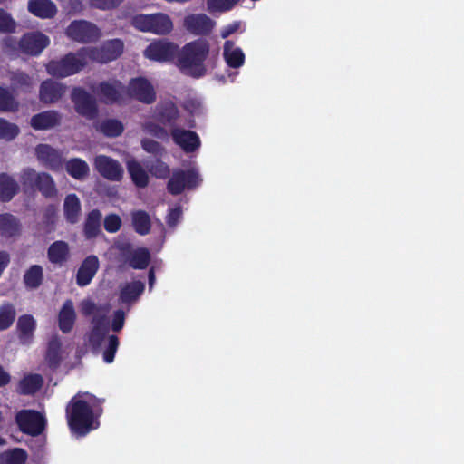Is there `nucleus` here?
Masks as SVG:
<instances>
[{
  "label": "nucleus",
  "mask_w": 464,
  "mask_h": 464,
  "mask_svg": "<svg viewBox=\"0 0 464 464\" xmlns=\"http://www.w3.org/2000/svg\"><path fill=\"white\" fill-rule=\"evenodd\" d=\"M79 309L83 315L94 314L92 322V329L88 335L89 344L94 349H102L104 362H112L119 341L115 335H108L109 321L106 317L108 311L98 308L91 299L82 300Z\"/></svg>",
  "instance_id": "f257e3e1"
},
{
  "label": "nucleus",
  "mask_w": 464,
  "mask_h": 464,
  "mask_svg": "<svg viewBox=\"0 0 464 464\" xmlns=\"http://www.w3.org/2000/svg\"><path fill=\"white\" fill-rule=\"evenodd\" d=\"M102 411L101 401L89 393L77 394L70 401L66 409L68 424L72 431L84 436L96 430L99 417Z\"/></svg>",
  "instance_id": "f03ea898"
},
{
  "label": "nucleus",
  "mask_w": 464,
  "mask_h": 464,
  "mask_svg": "<svg viewBox=\"0 0 464 464\" xmlns=\"http://www.w3.org/2000/svg\"><path fill=\"white\" fill-rule=\"evenodd\" d=\"M208 53L209 44L207 40H194L179 48L175 64L184 74L198 78L206 73L204 62Z\"/></svg>",
  "instance_id": "7ed1b4c3"
},
{
  "label": "nucleus",
  "mask_w": 464,
  "mask_h": 464,
  "mask_svg": "<svg viewBox=\"0 0 464 464\" xmlns=\"http://www.w3.org/2000/svg\"><path fill=\"white\" fill-rule=\"evenodd\" d=\"M88 63L84 49L77 53H69L60 60L46 64L47 72L57 78H65L79 72Z\"/></svg>",
  "instance_id": "20e7f679"
},
{
  "label": "nucleus",
  "mask_w": 464,
  "mask_h": 464,
  "mask_svg": "<svg viewBox=\"0 0 464 464\" xmlns=\"http://www.w3.org/2000/svg\"><path fill=\"white\" fill-rule=\"evenodd\" d=\"M131 24L140 32L158 35L168 34L173 30L172 20L164 13L135 15L132 18Z\"/></svg>",
  "instance_id": "39448f33"
},
{
  "label": "nucleus",
  "mask_w": 464,
  "mask_h": 464,
  "mask_svg": "<svg viewBox=\"0 0 464 464\" xmlns=\"http://www.w3.org/2000/svg\"><path fill=\"white\" fill-rule=\"evenodd\" d=\"M179 45L166 39L151 42L144 50V56L154 62L169 63L176 61Z\"/></svg>",
  "instance_id": "423d86ee"
},
{
  "label": "nucleus",
  "mask_w": 464,
  "mask_h": 464,
  "mask_svg": "<svg viewBox=\"0 0 464 464\" xmlns=\"http://www.w3.org/2000/svg\"><path fill=\"white\" fill-rule=\"evenodd\" d=\"M124 44L120 39L107 41L99 49L84 48L88 61L109 63L116 60L123 53Z\"/></svg>",
  "instance_id": "0eeeda50"
},
{
  "label": "nucleus",
  "mask_w": 464,
  "mask_h": 464,
  "mask_svg": "<svg viewBox=\"0 0 464 464\" xmlns=\"http://www.w3.org/2000/svg\"><path fill=\"white\" fill-rule=\"evenodd\" d=\"M200 181L201 179L195 169L175 170L168 183V189L171 194L178 195L186 188L198 186Z\"/></svg>",
  "instance_id": "6e6552de"
},
{
  "label": "nucleus",
  "mask_w": 464,
  "mask_h": 464,
  "mask_svg": "<svg viewBox=\"0 0 464 464\" xmlns=\"http://www.w3.org/2000/svg\"><path fill=\"white\" fill-rule=\"evenodd\" d=\"M22 180L25 185L35 182L39 190L45 197H54L57 193L53 178L47 173H36L33 169H26L22 173Z\"/></svg>",
  "instance_id": "1a4fd4ad"
},
{
  "label": "nucleus",
  "mask_w": 464,
  "mask_h": 464,
  "mask_svg": "<svg viewBox=\"0 0 464 464\" xmlns=\"http://www.w3.org/2000/svg\"><path fill=\"white\" fill-rule=\"evenodd\" d=\"M68 37L78 42L95 41L101 37L100 29L93 24L80 20L72 22L66 30Z\"/></svg>",
  "instance_id": "9d476101"
},
{
  "label": "nucleus",
  "mask_w": 464,
  "mask_h": 464,
  "mask_svg": "<svg viewBox=\"0 0 464 464\" xmlns=\"http://www.w3.org/2000/svg\"><path fill=\"white\" fill-rule=\"evenodd\" d=\"M92 92L106 103L121 102L124 101V86L117 80L102 82L96 87H93Z\"/></svg>",
  "instance_id": "9b49d317"
},
{
  "label": "nucleus",
  "mask_w": 464,
  "mask_h": 464,
  "mask_svg": "<svg viewBox=\"0 0 464 464\" xmlns=\"http://www.w3.org/2000/svg\"><path fill=\"white\" fill-rule=\"evenodd\" d=\"M16 422L23 432L34 436L40 434L45 426L44 417L40 413L30 410L18 412Z\"/></svg>",
  "instance_id": "f8f14e48"
},
{
  "label": "nucleus",
  "mask_w": 464,
  "mask_h": 464,
  "mask_svg": "<svg viewBox=\"0 0 464 464\" xmlns=\"http://www.w3.org/2000/svg\"><path fill=\"white\" fill-rule=\"evenodd\" d=\"M127 94L147 104L152 103L156 99L153 86L143 77L134 78L130 82Z\"/></svg>",
  "instance_id": "ddd939ff"
},
{
  "label": "nucleus",
  "mask_w": 464,
  "mask_h": 464,
  "mask_svg": "<svg viewBox=\"0 0 464 464\" xmlns=\"http://www.w3.org/2000/svg\"><path fill=\"white\" fill-rule=\"evenodd\" d=\"M170 134L175 144L187 153L197 150L201 145L199 136L195 131L179 126L172 127Z\"/></svg>",
  "instance_id": "4468645a"
},
{
  "label": "nucleus",
  "mask_w": 464,
  "mask_h": 464,
  "mask_svg": "<svg viewBox=\"0 0 464 464\" xmlns=\"http://www.w3.org/2000/svg\"><path fill=\"white\" fill-rule=\"evenodd\" d=\"M216 23L205 14H191L184 18V28L195 34L203 35L209 34Z\"/></svg>",
  "instance_id": "2eb2a0df"
},
{
  "label": "nucleus",
  "mask_w": 464,
  "mask_h": 464,
  "mask_svg": "<svg viewBox=\"0 0 464 464\" xmlns=\"http://www.w3.org/2000/svg\"><path fill=\"white\" fill-rule=\"evenodd\" d=\"M94 166L97 171L107 179L117 181L122 178L123 169L117 160L111 158L99 155L94 160Z\"/></svg>",
  "instance_id": "dca6fc26"
},
{
  "label": "nucleus",
  "mask_w": 464,
  "mask_h": 464,
  "mask_svg": "<svg viewBox=\"0 0 464 464\" xmlns=\"http://www.w3.org/2000/svg\"><path fill=\"white\" fill-rule=\"evenodd\" d=\"M50 44L49 38L42 33L34 32L24 35L19 46L21 50L30 55L40 54Z\"/></svg>",
  "instance_id": "f3484780"
},
{
  "label": "nucleus",
  "mask_w": 464,
  "mask_h": 464,
  "mask_svg": "<svg viewBox=\"0 0 464 464\" xmlns=\"http://www.w3.org/2000/svg\"><path fill=\"white\" fill-rule=\"evenodd\" d=\"M72 101L74 103L77 112L92 118L96 114L95 102L91 95L82 88H74L71 95Z\"/></svg>",
  "instance_id": "a211bd4d"
},
{
  "label": "nucleus",
  "mask_w": 464,
  "mask_h": 464,
  "mask_svg": "<svg viewBox=\"0 0 464 464\" xmlns=\"http://www.w3.org/2000/svg\"><path fill=\"white\" fill-rule=\"evenodd\" d=\"M37 160L53 171L63 169L62 154L47 144H40L35 148Z\"/></svg>",
  "instance_id": "6ab92c4d"
},
{
  "label": "nucleus",
  "mask_w": 464,
  "mask_h": 464,
  "mask_svg": "<svg viewBox=\"0 0 464 464\" xmlns=\"http://www.w3.org/2000/svg\"><path fill=\"white\" fill-rule=\"evenodd\" d=\"M65 91L66 86L64 84L53 80H46L40 86L39 98L44 103H54L63 96Z\"/></svg>",
  "instance_id": "aec40b11"
},
{
  "label": "nucleus",
  "mask_w": 464,
  "mask_h": 464,
  "mask_svg": "<svg viewBox=\"0 0 464 464\" xmlns=\"http://www.w3.org/2000/svg\"><path fill=\"white\" fill-rule=\"evenodd\" d=\"M154 118L162 124L177 127V123H181L177 107L172 102H165L157 106Z\"/></svg>",
  "instance_id": "412c9836"
},
{
  "label": "nucleus",
  "mask_w": 464,
  "mask_h": 464,
  "mask_svg": "<svg viewBox=\"0 0 464 464\" xmlns=\"http://www.w3.org/2000/svg\"><path fill=\"white\" fill-rule=\"evenodd\" d=\"M99 268V260L95 256H89L84 259L78 269L76 282L80 286H85L91 283Z\"/></svg>",
  "instance_id": "4be33fe9"
},
{
  "label": "nucleus",
  "mask_w": 464,
  "mask_h": 464,
  "mask_svg": "<svg viewBox=\"0 0 464 464\" xmlns=\"http://www.w3.org/2000/svg\"><path fill=\"white\" fill-rule=\"evenodd\" d=\"M223 58L230 68H239L245 63L243 50L237 46L232 41H226L223 46Z\"/></svg>",
  "instance_id": "5701e85b"
},
{
  "label": "nucleus",
  "mask_w": 464,
  "mask_h": 464,
  "mask_svg": "<svg viewBox=\"0 0 464 464\" xmlns=\"http://www.w3.org/2000/svg\"><path fill=\"white\" fill-rule=\"evenodd\" d=\"M61 117L54 111H47L31 118V126L37 130H45L55 127L59 124Z\"/></svg>",
  "instance_id": "b1692460"
},
{
  "label": "nucleus",
  "mask_w": 464,
  "mask_h": 464,
  "mask_svg": "<svg viewBox=\"0 0 464 464\" xmlns=\"http://www.w3.org/2000/svg\"><path fill=\"white\" fill-rule=\"evenodd\" d=\"M76 313L71 300L64 302L58 315L59 327L63 333H69L74 324Z\"/></svg>",
  "instance_id": "393cba45"
},
{
  "label": "nucleus",
  "mask_w": 464,
  "mask_h": 464,
  "mask_svg": "<svg viewBox=\"0 0 464 464\" xmlns=\"http://www.w3.org/2000/svg\"><path fill=\"white\" fill-rule=\"evenodd\" d=\"M28 10L41 18H51L56 14V6L50 0H30Z\"/></svg>",
  "instance_id": "a878e982"
},
{
  "label": "nucleus",
  "mask_w": 464,
  "mask_h": 464,
  "mask_svg": "<svg viewBox=\"0 0 464 464\" xmlns=\"http://www.w3.org/2000/svg\"><path fill=\"white\" fill-rule=\"evenodd\" d=\"M69 246L64 241H55L47 252L48 259L53 264L62 265L69 257Z\"/></svg>",
  "instance_id": "bb28decb"
},
{
  "label": "nucleus",
  "mask_w": 464,
  "mask_h": 464,
  "mask_svg": "<svg viewBox=\"0 0 464 464\" xmlns=\"http://www.w3.org/2000/svg\"><path fill=\"white\" fill-rule=\"evenodd\" d=\"M129 174L137 187L144 188L148 185L149 176L140 163L136 160L127 161Z\"/></svg>",
  "instance_id": "cd10ccee"
},
{
  "label": "nucleus",
  "mask_w": 464,
  "mask_h": 464,
  "mask_svg": "<svg viewBox=\"0 0 464 464\" xmlns=\"http://www.w3.org/2000/svg\"><path fill=\"white\" fill-rule=\"evenodd\" d=\"M63 209L67 221L71 223L78 221L81 216V203L75 194H70L65 198Z\"/></svg>",
  "instance_id": "c85d7f7f"
},
{
  "label": "nucleus",
  "mask_w": 464,
  "mask_h": 464,
  "mask_svg": "<svg viewBox=\"0 0 464 464\" xmlns=\"http://www.w3.org/2000/svg\"><path fill=\"white\" fill-rule=\"evenodd\" d=\"M145 285L142 282L134 281L126 284L121 290V301L122 303L135 302L144 291Z\"/></svg>",
  "instance_id": "c756f323"
},
{
  "label": "nucleus",
  "mask_w": 464,
  "mask_h": 464,
  "mask_svg": "<svg viewBox=\"0 0 464 464\" xmlns=\"http://www.w3.org/2000/svg\"><path fill=\"white\" fill-rule=\"evenodd\" d=\"M66 171L76 179H82L89 174V166L82 159L73 158L65 162Z\"/></svg>",
  "instance_id": "7c9ffc66"
},
{
  "label": "nucleus",
  "mask_w": 464,
  "mask_h": 464,
  "mask_svg": "<svg viewBox=\"0 0 464 464\" xmlns=\"http://www.w3.org/2000/svg\"><path fill=\"white\" fill-rule=\"evenodd\" d=\"M131 221L135 231L140 235H147L151 227L150 218L143 210H136L131 213Z\"/></svg>",
  "instance_id": "2f4dec72"
},
{
  "label": "nucleus",
  "mask_w": 464,
  "mask_h": 464,
  "mask_svg": "<svg viewBox=\"0 0 464 464\" xmlns=\"http://www.w3.org/2000/svg\"><path fill=\"white\" fill-rule=\"evenodd\" d=\"M17 326L20 331V340L28 343L35 328V321L31 315H24L18 319Z\"/></svg>",
  "instance_id": "473e14b6"
},
{
  "label": "nucleus",
  "mask_w": 464,
  "mask_h": 464,
  "mask_svg": "<svg viewBox=\"0 0 464 464\" xmlns=\"http://www.w3.org/2000/svg\"><path fill=\"white\" fill-rule=\"evenodd\" d=\"M27 453L21 448H14L0 454V464H24Z\"/></svg>",
  "instance_id": "72a5a7b5"
},
{
  "label": "nucleus",
  "mask_w": 464,
  "mask_h": 464,
  "mask_svg": "<svg viewBox=\"0 0 464 464\" xmlns=\"http://www.w3.org/2000/svg\"><path fill=\"white\" fill-rule=\"evenodd\" d=\"M18 186L15 181L5 174L0 175V199L10 200L16 193Z\"/></svg>",
  "instance_id": "f704fd0d"
},
{
  "label": "nucleus",
  "mask_w": 464,
  "mask_h": 464,
  "mask_svg": "<svg viewBox=\"0 0 464 464\" xmlns=\"http://www.w3.org/2000/svg\"><path fill=\"white\" fill-rule=\"evenodd\" d=\"M43 378L39 374L25 376L20 382L19 389L24 394H32L40 389Z\"/></svg>",
  "instance_id": "c9c22d12"
},
{
  "label": "nucleus",
  "mask_w": 464,
  "mask_h": 464,
  "mask_svg": "<svg viewBox=\"0 0 464 464\" xmlns=\"http://www.w3.org/2000/svg\"><path fill=\"white\" fill-rule=\"evenodd\" d=\"M102 214L98 210H92L89 213L85 223V235L87 237H94L100 232Z\"/></svg>",
  "instance_id": "e433bc0d"
},
{
  "label": "nucleus",
  "mask_w": 464,
  "mask_h": 464,
  "mask_svg": "<svg viewBox=\"0 0 464 464\" xmlns=\"http://www.w3.org/2000/svg\"><path fill=\"white\" fill-rule=\"evenodd\" d=\"M62 344L58 339H53L49 343L46 360L51 367H56L62 359Z\"/></svg>",
  "instance_id": "4c0bfd02"
},
{
  "label": "nucleus",
  "mask_w": 464,
  "mask_h": 464,
  "mask_svg": "<svg viewBox=\"0 0 464 464\" xmlns=\"http://www.w3.org/2000/svg\"><path fill=\"white\" fill-rule=\"evenodd\" d=\"M43 280V268L40 266H32L24 275V283L30 288H36Z\"/></svg>",
  "instance_id": "58836bf2"
},
{
  "label": "nucleus",
  "mask_w": 464,
  "mask_h": 464,
  "mask_svg": "<svg viewBox=\"0 0 464 464\" xmlns=\"http://www.w3.org/2000/svg\"><path fill=\"white\" fill-rule=\"evenodd\" d=\"M149 260V251L145 248H138L132 253L130 265L135 269H143L148 266Z\"/></svg>",
  "instance_id": "ea45409f"
},
{
  "label": "nucleus",
  "mask_w": 464,
  "mask_h": 464,
  "mask_svg": "<svg viewBox=\"0 0 464 464\" xmlns=\"http://www.w3.org/2000/svg\"><path fill=\"white\" fill-rule=\"evenodd\" d=\"M123 125L117 120L104 121L101 126V131L108 137H117L123 131Z\"/></svg>",
  "instance_id": "a19ab883"
},
{
  "label": "nucleus",
  "mask_w": 464,
  "mask_h": 464,
  "mask_svg": "<svg viewBox=\"0 0 464 464\" xmlns=\"http://www.w3.org/2000/svg\"><path fill=\"white\" fill-rule=\"evenodd\" d=\"M15 317V311L13 305L5 304L0 307V331L11 326Z\"/></svg>",
  "instance_id": "79ce46f5"
},
{
  "label": "nucleus",
  "mask_w": 464,
  "mask_h": 464,
  "mask_svg": "<svg viewBox=\"0 0 464 464\" xmlns=\"http://www.w3.org/2000/svg\"><path fill=\"white\" fill-rule=\"evenodd\" d=\"M0 230L5 236H13L18 230L15 218L9 214L0 216Z\"/></svg>",
  "instance_id": "37998d69"
},
{
  "label": "nucleus",
  "mask_w": 464,
  "mask_h": 464,
  "mask_svg": "<svg viewBox=\"0 0 464 464\" xmlns=\"http://www.w3.org/2000/svg\"><path fill=\"white\" fill-rule=\"evenodd\" d=\"M16 124L0 118V139L5 140H14L19 133Z\"/></svg>",
  "instance_id": "c03bdc74"
},
{
  "label": "nucleus",
  "mask_w": 464,
  "mask_h": 464,
  "mask_svg": "<svg viewBox=\"0 0 464 464\" xmlns=\"http://www.w3.org/2000/svg\"><path fill=\"white\" fill-rule=\"evenodd\" d=\"M238 0H207L208 10L214 12H226L230 10Z\"/></svg>",
  "instance_id": "a18cd8bd"
},
{
  "label": "nucleus",
  "mask_w": 464,
  "mask_h": 464,
  "mask_svg": "<svg viewBox=\"0 0 464 464\" xmlns=\"http://www.w3.org/2000/svg\"><path fill=\"white\" fill-rule=\"evenodd\" d=\"M12 82L14 88L24 91H29L34 85L33 79L24 72L14 73Z\"/></svg>",
  "instance_id": "49530a36"
},
{
  "label": "nucleus",
  "mask_w": 464,
  "mask_h": 464,
  "mask_svg": "<svg viewBox=\"0 0 464 464\" xmlns=\"http://www.w3.org/2000/svg\"><path fill=\"white\" fill-rule=\"evenodd\" d=\"M18 102L5 89L0 88V111H14L17 110Z\"/></svg>",
  "instance_id": "de8ad7c7"
},
{
  "label": "nucleus",
  "mask_w": 464,
  "mask_h": 464,
  "mask_svg": "<svg viewBox=\"0 0 464 464\" xmlns=\"http://www.w3.org/2000/svg\"><path fill=\"white\" fill-rule=\"evenodd\" d=\"M16 24L12 16L0 9V33H13L15 31Z\"/></svg>",
  "instance_id": "09e8293b"
},
{
  "label": "nucleus",
  "mask_w": 464,
  "mask_h": 464,
  "mask_svg": "<svg viewBox=\"0 0 464 464\" xmlns=\"http://www.w3.org/2000/svg\"><path fill=\"white\" fill-rule=\"evenodd\" d=\"M143 130L159 139H167L169 136L168 131L163 127L150 121L143 124Z\"/></svg>",
  "instance_id": "8fccbe9b"
},
{
  "label": "nucleus",
  "mask_w": 464,
  "mask_h": 464,
  "mask_svg": "<svg viewBox=\"0 0 464 464\" xmlns=\"http://www.w3.org/2000/svg\"><path fill=\"white\" fill-rule=\"evenodd\" d=\"M121 227V219L116 214L108 215L104 219V228L110 233L117 232Z\"/></svg>",
  "instance_id": "3c124183"
},
{
  "label": "nucleus",
  "mask_w": 464,
  "mask_h": 464,
  "mask_svg": "<svg viewBox=\"0 0 464 464\" xmlns=\"http://www.w3.org/2000/svg\"><path fill=\"white\" fill-rule=\"evenodd\" d=\"M150 173L157 178H166L169 174V169L167 164L160 160H157L150 169Z\"/></svg>",
  "instance_id": "603ef678"
},
{
  "label": "nucleus",
  "mask_w": 464,
  "mask_h": 464,
  "mask_svg": "<svg viewBox=\"0 0 464 464\" xmlns=\"http://www.w3.org/2000/svg\"><path fill=\"white\" fill-rule=\"evenodd\" d=\"M184 108L191 115H199L203 111V104L197 99H190L186 101Z\"/></svg>",
  "instance_id": "864d4df0"
},
{
  "label": "nucleus",
  "mask_w": 464,
  "mask_h": 464,
  "mask_svg": "<svg viewBox=\"0 0 464 464\" xmlns=\"http://www.w3.org/2000/svg\"><path fill=\"white\" fill-rule=\"evenodd\" d=\"M141 146L144 150L154 155H159L162 151V148L160 143L149 139L142 140Z\"/></svg>",
  "instance_id": "5fc2aeb1"
},
{
  "label": "nucleus",
  "mask_w": 464,
  "mask_h": 464,
  "mask_svg": "<svg viewBox=\"0 0 464 464\" xmlns=\"http://www.w3.org/2000/svg\"><path fill=\"white\" fill-rule=\"evenodd\" d=\"M123 0H90L92 6L100 9H111L118 6Z\"/></svg>",
  "instance_id": "6e6d98bb"
},
{
  "label": "nucleus",
  "mask_w": 464,
  "mask_h": 464,
  "mask_svg": "<svg viewBox=\"0 0 464 464\" xmlns=\"http://www.w3.org/2000/svg\"><path fill=\"white\" fill-rule=\"evenodd\" d=\"M182 211L180 208H175L169 210L167 216V224L169 227H174L181 218Z\"/></svg>",
  "instance_id": "4d7b16f0"
},
{
  "label": "nucleus",
  "mask_w": 464,
  "mask_h": 464,
  "mask_svg": "<svg viewBox=\"0 0 464 464\" xmlns=\"http://www.w3.org/2000/svg\"><path fill=\"white\" fill-rule=\"evenodd\" d=\"M125 314L122 311L118 310L114 313L112 321V330L115 332L120 331L124 325Z\"/></svg>",
  "instance_id": "13d9d810"
},
{
  "label": "nucleus",
  "mask_w": 464,
  "mask_h": 464,
  "mask_svg": "<svg viewBox=\"0 0 464 464\" xmlns=\"http://www.w3.org/2000/svg\"><path fill=\"white\" fill-rule=\"evenodd\" d=\"M240 25H241L240 22H237V21L227 24L221 30V37L222 38L228 37L230 34L236 33L240 28Z\"/></svg>",
  "instance_id": "bf43d9fd"
},
{
  "label": "nucleus",
  "mask_w": 464,
  "mask_h": 464,
  "mask_svg": "<svg viewBox=\"0 0 464 464\" xmlns=\"http://www.w3.org/2000/svg\"><path fill=\"white\" fill-rule=\"evenodd\" d=\"M82 9V4L81 1H79V0L72 1L70 11L76 13V12L81 11Z\"/></svg>",
  "instance_id": "052dcab7"
},
{
  "label": "nucleus",
  "mask_w": 464,
  "mask_h": 464,
  "mask_svg": "<svg viewBox=\"0 0 464 464\" xmlns=\"http://www.w3.org/2000/svg\"><path fill=\"white\" fill-rule=\"evenodd\" d=\"M9 382V375L0 367V386L6 384Z\"/></svg>",
  "instance_id": "680f3d73"
},
{
  "label": "nucleus",
  "mask_w": 464,
  "mask_h": 464,
  "mask_svg": "<svg viewBox=\"0 0 464 464\" xmlns=\"http://www.w3.org/2000/svg\"><path fill=\"white\" fill-rule=\"evenodd\" d=\"M154 283H155V274H154L153 269H150V274H149V288H150V290L152 289Z\"/></svg>",
  "instance_id": "e2e57ef3"
},
{
  "label": "nucleus",
  "mask_w": 464,
  "mask_h": 464,
  "mask_svg": "<svg viewBox=\"0 0 464 464\" xmlns=\"http://www.w3.org/2000/svg\"><path fill=\"white\" fill-rule=\"evenodd\" d=\"M5 44L8 47L14 48L15 43L11 37H8L5 40Z\"/></svg>",
  "instance_id": "0e129e2a"
},
{
  "label": "nucleus",
  "mask_w": 464,
  "mask_h": 464,
  "mask_svg": "<svg viewBox=\"0 0 464 464\" xmlns=\"http://www.w3.org/2000/svg\"><path fill=\"white\" fill-rule=\"evenodd\" d=\"M5 444H6V440L4 438L0 437V446L5 445Z\"/></svg>",
  "instance_id": "69168bd1"
},
{
  "label": "nucleus",
  "mask_w": 464,
  "mask_h": 464,
  "mask_svg": "<svg viewBox=\"0 0 464 464\" xmlns=\"http://www.w3.org/2000/svg\"><path fill=\"white\" fill-rule=\"evenodd\" d=\"M188 126L193 127L194 126V121L190 120L189 122L188 123Z\"/></svg>",
  "instance_id": "338daca9"
}]
</instances>
